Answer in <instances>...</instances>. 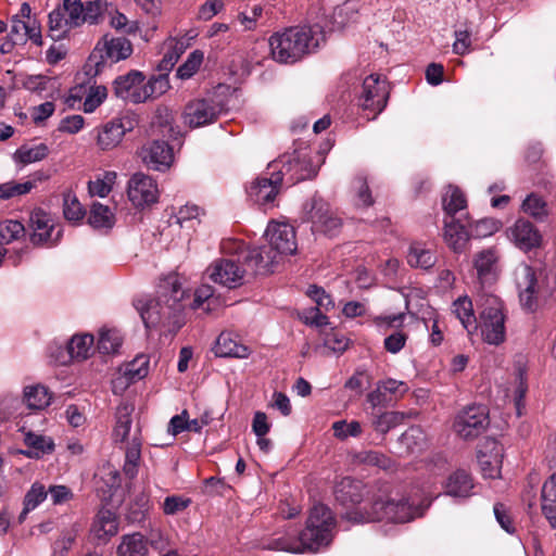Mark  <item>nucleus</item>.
<instances>
[{
    "label": "nucleus",
    "mask_w": 556,
    "mask_h": 556,
    "mask_svg": "<svg viewBox=\"0 0 556 556\" xmlns=\"http://www.w3.org/2000/svg\"><path fill=\"white\" fill-rule=\"evenodd\" d=\"M132 127V121L128 117L113 118L98 126L94 128L97 147L101 151L115 149Z\"/></svg>",
    "instance_id": "nucleus-13"
},
{
    "label": "nucleus",
    "mask_w": 556,
    "mask_h": 556,
    "mask_svg": "<svg viewBox=\"0 0 556 556\" xmlns=\"http://www.w3.org/2000/svg\"><path fill=\"white\" fill-rule=\"evenodd\" d=\"M541 509L552 529H556V473L543 484L541 492Z\"/></svg>",
    "instance_id": "nucleus-28"
},
{
    "label": "nucleus",
    "mask_w": 556,
    "mask_h": 556,
    "mask_svg": "<svg viewBox=\"0 0 556 556\" xmlns=\"http://www.w3.org/2000/svg\"><path fill=\"white\" fill-rule=\"evenodd\" d=\"M64 216L67 220L77 222L80 220L84 215L85 211L79 203V201L76 199V197L72 194H66L64 197Z\"/></svg>",
    "instance_id": "nucleus-60"
},
{
    "label": "nucleus",
    "mask_w": 556,
    "mask_h": 556,
    "mask_svg": "<svg viewBox=\"0 0 556 556\" xmlns=\"http://www.w3.org/2000/svg\"><path fill=\"white\" fill-rule=\"evenodd\" d=\"M271 59L280 64H294L314 52L318 39L307 26H291L274 33L268 39Z\"/></svg>",
    "instance_id": "nucleus-4"
},
{
    "label": "nucleus",
    "mask_w": 556,
    "mask_h": 556,
    "mask_svg": "<svg viewBox=\"0 0 556 556\" xmlns=\"http://www.w3.org/2000/svg\"><path fill=\"white\" fill-rule=\"evenodd\" d=\"M203 214L202 208L195 204H186L181 206L178 212L172 217L170 224L192 228L194 220H199L200 215Z\"/></svg>",
    "instance_id": "nucleus-47"
},
{
    "label": "nucleus",
    "mask_w": 556,
    "mask_h": 556,
    "mask_svg": "<svg viewBox=\"0 0 556 556\" xmlns=\"http://www.w3.org/2000/svg\"><path fill=\"white\" fill-rule=\"evenodd\" d=\"M496 263L497 255L493 249L483 250L475 256V268L482 286L496 279Z\"/></svg>",
    "instance_id": "nucleus-27"
},
{
    "label": "nucleus",
    "mask_w": 556,
    "mask_h": 556,
    "mask_svg": "<svg viewBox=\"0 0 556 556\" xmlns=\"http://www.w3.org/2000/svg\"><path fill=\"white\" fill-rule=\"evenodd\" d=\"M24 441L28 450L23 453L28 457L40 458L54 450V442L50 437L29 432L25 435Z\"/></svg>",
    "instance_id": "nucleus-36"
},
{
    "label": "nucleus",
    "mask_w": 556,
    "mask_h": 556,
    "mask_svg": "<svg viewBox=\"0 0 556 556\" xmlns=\"http://www.w3.org/2000/svg\"><path fill=\"white\" fill-rule=\"evenodd\" d=\"M29 224L33 229V233L30 235V241L38 245L48 243L50 241H55L58 238L52 240V231L54 229V224L51 217L41 210L35 211L31 213L29 218ZM60 231L56 237H59Z\"/></svg>",
    "instance_id": "nucleus-25"
},
{
    "label": "nucleus",
    "mask_w": 556,
    "mask_h": 556,
    "mask_svg": "<svg viewBox=\"0 0 556 556\" xmlns=\"http://www.w3.org/2000/svg\"><path fill=\"white\" fill-rule=\"evenodd\" d=\"M206 274L215 283L233 289L243 283L245 269L235 260L220 258L207 267Z\"/></svg>",
    "instance_id": "nucleus-14"
},
{
    "label": "nucleus",
    "mask_w": 556,
    "mask_h": 556,
    "mask_svg": "<svg viewBox=\"0 0 556 556\" xmlns=\"http://www.w3.org/2000/svg\"><path fill=\"white\" fill-rule=\"evenodd\" d=\"M116 553L117 556H148V541L139 532L125 534L122 536Z\"/></svg>",
    "instance_id": "nucleus-32"
},
{
    "label": "nucleus",
    "mask_w": 556,
    "mask_h": 556,
    "mask_svg": "<svg viewBox=\"0 0 556 556\" xmlns=\"http://www.w3.org/2000/svg\"><path fill=\"white\" fill-rule=\"evenodd\" d=\"M510 236L515 244L525 251L539 248L542 241V236L534 225L522 218L510 228Z\"/></svg>",
    "instance_id": "nucleus-23"
},
{
    "label": "nucleus",
    "mask_w": 556,
    "mask_h": 556,
    "mask_svg": "<svg viewBox=\"0 0 556 556\" xmlns=\"http://www.w3.org/2000/svg\"><path fill=\"white\" fill-rule=\"evenodd\" d=\"M338 503L345 507L359 505L365 497L368 504L346 511L344 518L361 523L371 521L408 522L424 514V509L412 503L408 497L393 494L387 482L366 485L363 481L351 477L342 478L334 486Z\"/></svg>",
    "instance_id": "nucleus-1"
},
{
    "label": "nucleus",
    "mask_w": 556,
    "mask_h": 556,
    "mask_svg": "<svg viewBox=\"0 0 556 556\" xmlns=\"http://www.w3.org/2000/svg\"><path fill=\"white\" fill-rule=\"evenodd\" d=\"M271 253L273 251L266 248H254L250 250L245 256L248 267H250L254 274L265 275L270 273L274 263H276V255Z\"/></svg>",
    "instance_id": "nucleus-31"
},
{
    "label": "nucleus",
    "mask_w": 556,
    "mask_h": 556,
    "mask_svg": "<svg viewBox=\"0 0 556 556\" xmlns=\"http://www.w3.org/2000/svg\"><path fill=\"white\" fill-rule=\"evenodd\" d=\"M61 9L66 14L67 21L74 28L86 23L81 0H63Z\"/></svg>",
    "instance_id": "nucleus-50"
},
{
    "label": "nucleus",
    "mask_w": 556,
    "mask_h": 556,
    "mask_svg": "<svg viewBox=\"0 0 556 556\" xmlns=\"http://www.w3.org/2000/svg\"><path fill=\"white\" fill-rule=\"evenodd\" d=\"M302 223L311 224L313 233L337 237L342 229L343 220L330 204L319 195H314L303 204Z\"/></svg>",
    "instance_id": "nucleus-5"
},
{
    "label": "nucleus",
    "mask_w": 556,
    "mask_h": 556,
    "mask_svg": "<svg viewBox=\"0 0 556 556\" xmlns=\"http://www.w3.org/2000/svg\"><path fill=\"white\" fill-rule=\"evenodd\" d=\"M504 456L503 445L494 440L486 439L478 451V464L484 478L495 479L501 476Z\"/></svg>",
    "instance_id": "nucleus-17"
},
{
    "label": "nucleus",
    "mask_w": 556,
    "mask_h": 556,
    "mask_svg": "<svg viewBox=\"0 0 556 556\" xmlns=\"http://www.w3.org/2000/svg\"><path fill=\"white\" fill-rule=\"evenodd\" d=\"M131 53L132 45L127 38L113 37L106 34L98 41L89 55L85 65L86 74L97 76L108 64L112 65L125 60Z\"/></svg>",
    "instance_id": "nucleus-7"
},
{
    "label": "nucleus",
    "mask_w": 556,
    "mask_h": 556,
    "mask_svg": "<svg viewBox=\"0 0 556 556\" xmlns=\"http://www.w3.org/2000/svg\"><path fill=\"white\" fill-rule=\"evenodd\" d=\"M118 522L115 514L106 508H102L96 515L92 522L91 532L98 539H105L117 533Z\"/></svg>",
    "instance_id": "nucleus-33"
},
{
    "label": "nucleus",
    "mask_w": 556,
    "mask_h": 556,
    "mask_svg": "<svg viewBox=\"0 0 556 556\" xmlns=\"http://www.w3.org/2000/svg\"><path fill=\"white\" fill-rule=\"evenodd\" d=\"M224 105L214 98L194 99L184 110L182 119L191 128L213 124L223 113Z\"/></svg>",
    "instance_id": "nucleus-11"
},
{
    "label": "nucleus",
    "mask_w": 556,
    "mask_h": 556,
    "mask_svg": "<svg viewBox=\"0 0 556 556\" xmlns=\"http://www.w3.org/2000/svg\"><path fill=\"white\" fill-rule=\"evenodd\" d=\"M190 504V500L182 496L173 495L167 496L163 503V511L165 515H175L185 510Z\"/></svg>",
    "instance_id": "nucleus-64"
},
{
    "label": "nucleus",
    "mask_w": 556,
    "mask_h": 556,
    "mask_svg": "<svg viewBox=\"0 0 556 556\" xmlns=\"http://www.w3.org/2000/svg\"><path fill=\"white\" fill-rule=\"evenodd\" d=\"M106 4V0H92L83 2L84 18H86V23L96 24L98 18L105 11Z\"/></svg>",
    "instance_id": "nucleus-59"
},
{
    "label": "nucleus",
    "mask_w": 556,
    "mask_h": 556,
    "mask_svg": "<svg viewBox=\"0 0 556 556\" xmlns=\"http://www.w3.org/2000/svg\"><path fill=\"white\" fill-rule=\"evenodd\" d=\"M522 210L526 214L536 220H544L548 216L547 203L535 193L529 194L522 202Z\"/></svg>",
    "instance_id": "nucleus-46"
},
{
    "label": "nucleus",
    "mask_w": 556,
    "mask_h": 556,
    "mask_svg": "<svg viewBox=\"0 0 556 556\" xmlns=\"http://www.w3.org/2000/svg\"><path fill=\"white\" fill-rule=\"evenodd\" d=\"M408 387L405 382L392 378L377 382L375 390L367 394V402L372 408L387 407L407 393Z\"/></svg>",
    "instance_id": "nucleus-20"
},
{
    "label": "nucleus",
    "mask_w": 556,
    "mask_h": 556,
    "mask_svg": "<svg viewBox=\"0 0 556 556\" xmlns=\"http://www.w3.org/2000/svg\"><path fill=\"white\" fill-rule=\"evenodd\" d=\"M444 224V239L446 243L455 252H460L469 239V232L466 226L459 220H456L455 217L446 218Z\"/></svg>",
    "instance_id": "nucleus-29"
},
{
    "label": "nucleus",
    "mask_w": 556,
    "mask_h": 556,
    "mask_svg": "<svg viewBox=\"0 0 556 556\" xmlns=\"http://www.w3.org/2000/svg\"><path fill=\"white\" fill-rule=\"evenodd\" d=\"M266 238L271 247L279 254L292 255L298 249L295 231L287 223L271 222L266 228Z\"/></svg>",
    "instance_id": "nucleus-19"
},
{
    "label": "nucleus",
    "mask_w": 556,
    "mask_h": 556,
    "mask_svg": "<svg viewBox=\"0 0 556 556\" xmlns=\"http://www.w3.org/2000/svg\"><path fill=\"white\" fill-rule=\"evenodd\" d=\"M442 204L447 218H450L466 208L467 200L464 192L458 187L448 186L445 189Z\"/></svg>",
    "instance_id": "nucleus-39"
},
{
    "label": "nucleus",
    "mask_w": 556,
    "mask_h": 556,
    "mask_svg": "<svg viewBox=\"0 0 556 556\" xmlns=\"http://www.w3.org/2000/svg\"><path fill=\"white\" fill-rule=\"evenodd\" d=\"M443 489L448 496L466 498L472 494L473 481L469 472L457 469L447 476Z\"/></svg>",
    "instance_id": "nucleus-24"
},
{
    "label": "nucleus",
    "mask_w": 556,
    "mask_h": 556,
    "mask_svg": "<svg viewBox=\"0 0 556 556\" xmlns=\"http://www.w3.org/2000/svg\"><path fill=\"white\" fill-rule=\"evenodd\" d=\"M336 518L331 509L326 505L316 504L311 508L306 526L298 538L286 534L273 539L266 548L295 554L306 551L317 552L331 543Z\"/></svg>",
    "instance_id": "nucleus-2"
},
{
    "label": "nucleus",
    "mask_w": 556,
    "mask_h": 556,
    "mask_svg": "<svg viewBox=\"0 0 556 556\" xmlns=\"http://www.w3.org/2000/svg\"><path fill=\"white\" fill-rule=\"evenodd\" d=\"M142 162L151 169L165 170L173 162V149L163 140H152L142 146L139 151Z\"/></svg>",
    "instance_id": "nucleus-21"
},
{
    "label": "nucleus",
    "mask_w": 556,
    "mask_h": 556,
    "mask_svg": "<svg viewBox=\"0 0 556 556\" xmlns=\"http://www.w3.org/2000/svg\"><path fill=\"white\" fill-rule=\"evenodd\" d=\"M144 76L141 72L131 71L126 75L118 76L114 80V93L124 101L131 103H142L147 101V94L143 91Z\"/></svg>",
    "instance_id": "nucleus-18"
},
{
    "label": "nucleus",
    "mask_w": 556,
    "mask_h": 556,
    "mask_svg": "<svg viewBox=\"0 0 556 556\" xmlns=\"http://www.w3.org/2000/svg\"><path fill=\"white\" fill-rule=\"evenodd\" d=\"M35 188L34 182H17L14 180L0 184V199L9 200L29 193Z\"/></svg>",
    "instance_id": "nucleus-51"
},
{
    "label": "nucleus",
    "mask_w": 556,
    "mask_h": 556,
    "mask_svg": "<svg viewBox=\"0 0 556 556\" xmlns=\"http://www.w3.org/2000/svg\"><path fill=\"white\" fill-rule=\"evenodd\" d=\"M148 372L149 359L147 356L140 355L126 365L124 375L128 378V380L134 382L144 378Z\"/></svg>",
    "instance_id": "nucleus-52"
},
{
    "label": "nucleus",
    "mask_w": 556,
    "mask_h": 556,
    "mask_svg": "<svg viewBox=\"0 0 556 556\" xmlns=\"http://www.w3.org/2000/svg\"><path fill=\"white\" fill-rule=\"evenodd\" d=\"M106 88L104 86L90 87L84 101V112L92 113L106 98Z\"/></svg>",
    "instance_id": "nucleus-58"
},
{
    "label": "nucleus",
    "mask_w": 556,
    "mask_h": 556,
    "mask_svg": "<svg viewBox=\"0 0 556 556\" xmlns=\"http://www.w3.org/2000/svg\"><path fill=\"white\" fill-rule=\"evenodd\" d=\"M407 263L412 267L429 269L435 264V255L421 243H414L409 247Z\"/></svg>",
    "instance_id": "nucleus-41"
},
{
    "label": "nucleus",
    "mask_w": 556,
    "mask_h": 556,
    "mask_svg": "<svg viewBox=\"0 0 556 556\" xmlns=\"http://www.w3.org/2000/svg\"><path fill=\"white\" fill-rule=\"evenodd\" d=\"M405 414L401 412H384L381 414H372L371 426L382 434H386L391 429L403 424Z\"/></svg>",
    "instance_id": "nucleus-44"
},
{
    "label": "nucleus",
    "mask_w": 556,
    "mask_h": 556,
    "mask_svg": "<svg viewBox=\"0 0 556 556\" xmlns=\"http://www.w3.org/2000/svg\"><path fill=\"white\" fill-rule=\"evenodd\" d=\"M88 223L93 228H112L115 224V216L109 206L94 202L90 208Z\"/></svg>",
    "instance_id": "nucleus-43"
},
{
    "label": "nucleus",
    "mask_w": 556,
    "mask_h": 556,
    "mask_svg": "<svg viewBox=\"0 0 556 556\" xmlns=\"http://www.w3.org/2000/svg\"><path fill=\"white\" fill-rule=\"evenodd\" d=\"M134 405L128 403H121L115 413V426L113 429L112 438L115 443H124L130 432L132 419L131 414Z\"/></svg>",
    "instance_id": "nucleus-30"
},
{
    "label": "nucleus",
    "mask_w": 556,
    "mask_h": 556,
    "mask_svg": "<svg viewBox=\"0 0 556 556\" xmlns=\"http://www.w3.org/2000/svg\"><path fill=\"white\" fill-rule=\"evenodd\" d=\"M141 439L137 435H135L126 446L123 471L129 479H134L138 475V467L141 460Z\"/></svg>",
    "instance_id": "nucleus-37"
},
{
    "label": "nucleus",
    "mask_w": 556,
    "mask_h": 556,
    "mask_svg": "<svg viewBox=\"0 0 556 556\" xmlns=\"http://www.w3.org/2000/svg\"><path fill=\"white\" fill-rule=\"evenodd\" d=\"M471 47V33L467 29L455 30V41L453 43V52L458 55H464L470 51Z\"/></svg>",
    "instance_id": "nucleus-63"
},
{
    "label": "nucleus",
    "mask_w": 556,
    "mask_h": 556,
    "mask_svg": "<svg viewBox=\"0 0 556 556\" xmlns=\"http://www.w3.org/2000/svg\"><path fill=\"white\" fill-rule=\"evenodd\" d=\"M185 290L178 277L169 275L157 286L156 296H140L134 300V306L139 313L147 329L175 323L184 309Z\"/></svg>",
    "instance_id": "nucleus-3"
},
{
    "label": "nucleus",
    "mask_w": 556,
    "mask_h": 556,
    "mask_svg": "<svg viewBox=\"0 0 556 556\" xmlns=\"http://www.w3.org/2000/svg\"><path fill=\"white\" fill-rule=\"evenodd\" d=\"M489 425V413L483 405H471L455 418L454 430L464 440H473L482 434Z\"/></svg>",
    "instance_id": "nucleus-12"
},
{
    "label": "nucleus",
    "mask_w": 556,
    "mask_h": 556,
    "mask_svg": "<svg viewBox=\"0 0 556 556\" xmlns=\"http://www.w3.org/2000/svg\"><path fill=\"white\" fill-rule=\"evenodd\" d=\"M122 344V338L116 330L100 332L97 348L103 354L115 353Z\"/></svg>",
    "instance_id": "nucleus-54"
},
{
    "label": "nucleus",
    "mask_w": 556,
    "mask_h": 556,
    "mask_svg": "<svg viewBox=\"0 0 556 556\" xmlns=\"http://www.w3.org/2000/svg\"><path fill=\"white\" fill-rule=\"evenodd\" d=\"M81 526L73 523L68 529H65L61 536L54 542L53 556H65L76 541Z\"/></svg>",
    "instance_id": "nucleus-45"
},
{
    "label": "nucleus",
    "mask_w": 556,
    "mask_h": 556,
    "mask_svg": "<svg viewBox=\"0 0 556 556\" xmlns=\"http://www.w3.org/2000/svg\"><path fill=\"white\" fill-rule=\"evenodd\" d=\"M479 315L481 334L489 344L497 345L505 340V315L502 301L492 294L481 296Z\"/></svg>",
    "instance_id": "nucleus-9"
},
{
    "label": "nucleus",
    "mask_w": 556,
    "mask_h": 556,
    "mask_svg": "<svg viewBox=\"0 0 556 556\" xmlns=\"http://www.w3.org/2000/svg\"><path fill=\"white\" fill-rule=\"evenodd\" d=\"M49 154V148L45 143L35 147L22 146L13 153V161L22 166L45 160Z\"/></svg>",
    "instance_id": "nucleus-40"
},
{
    "label": "nucleus",
    "mask_w": 556,
    "mask_h": 556,
    "mask_svg": "<svg viewBox=\"0 0 556 556\" xmlns=\"http://www.w3.org/2000/svg\"><path fill=\"white\" fill-rule=\"evenodd\" d=\"M333 435L340 440H345L349 437H359L362 434V426L358 421L353 420H339L332 424Z\"/></svg>",
    "instance_id": "nucleus-56"
},
{
    "label": "nucleus",
    "mask_w": 556,
    "mask_h": 556,
    "mask_svg": "<svg viewBox=\"0 0 556 556\" xmlns=\"http://www.w3.org/2000/svg\"><path fill=\"white\" fill-rule=\"evenodd\" d=\"M354 186L357 190L356 193V205L358 206H370L374 203L367 181L363 177H357L354 181Z\"/></svg>",
    "instance_id": "nucleus-62"
},
{
    "label": "nucleus",
    "mask_w": 556,
    "mask_h": 556,
    "mask_svg": "<svg viewBox=\"0 0 556 556\" xmlns=\"http://www.w3.org/2000/svg\"><path fill=\"white\" fill-rule=\"evenodd\" d=\"M282 177V181L293 186L300 181L312 179L317 174V167L312 161L311 152L306 149L295 150L292 154H285L269 165Z\"/></svg>",
    "instance_id": "nucleus-8"
},
{
    "label": "nucleus",
    "mask_w": 556,
    "mask_h": 556,
    "mask_svg": "<svg viewBox=\"0 0 556 556\" xmlns=\"http://www.w3.org/2000/svg\"><path fill=\"white\" fill-rule=\"evenodd\" d=\"M453 313L469 333L477 329V318L473 313L472 302L468 296H460L454 301Z\"/></svg>",
    "instance_id": "nucleus-38"
},
{
    "label": "nucleus",
    "mask_w": 556,
    "mask_h": 556,
    "mask_svg": "<svg viewBox=\"0 0 556 556\" xmlns=\"http://www.w3.org/2000/svg\"><path fill=\"white\" fill-rule=\"evenodd\" d=\"M24 233V226L17 220L0 222V248H4Z\"/></svg>",
    "instance_id": "nucleus-53"
},
{
    "label": "nucleus",
    "mask_w": 556,
    "mask_h": 556,
    "mask_svg": "<svg viewBox=\"0 0 556 556\" xmlns=\"http://www.w3.org/2000/svg\"><path fill=\"white\" fill-rule=\"evenodd\" d=\"M127 193L130 202L136 207L153 204L159 197L155 180L142 173H137L130 178Z\"/></svg>",
    "instance_id": "nucleus-15"
},
{
    "label": "nucleus",
    "mask_w": 556,
    "mask_h": 556,
    "mask_svg": "<svg viewBox=\"0 0 556 556\" xmlns=\"http://www.w3.org/2000/svg\"><path fill=\"white\" fill-rule=\"evenodd\" d=\"M302 223L311 224L313 233L337 237L342 229L343 220L330 204L319 195H314L303 204Z\"/></svg>",
    "instance_id": "nucleus-6"
},
{
    "label": "nucleus",
    "mask_w": 556,
    "mask_h": 556,
    "mask_svg": "<svg viewBox=\"0 0 556 556\" xmlns=\"http://www.w3.org/2000/svg\"><path fill=\"white\" fill-rule=\"evenodd\" d=\"M402 441L412 452L420 451L425 444V435L420 428L412 427L403 433Z\"/></svg>",
    "instance_id": "nucleus-61"
},
{
    "label": "nucleus",
    "mask_w": 556,
    "mask_h": 556,
    "mask_svg": "<svg viewBox=\"0 0 556 556\" xmlns=\"http://www.w3.org/2000/svg\"><path fill=\"white\" fill-rule=\"evenodd\" d=\"M48 496V491L41 483H34L29 491L26 493L24 498V509L20 515V519L23 520L25 516L33 509H35L40 503H42Z\"/></svg>",
    "instance_id": "nucleus-48"
},
{
    "label": "nucleus",
    "mask_w": 556,
    "mask_h": 556,
    "mask_svg": "<svg viewBox=\"0 0 556 556\" xmlns=\"http://www.w3.org/2000/svg\"><path fill=\"white\" fill-rule=\"evenodd\" d=\"M355 459L359 464H365L369 466H376L381 469H389L392 466L391 459L384 454L377 451H364L359 452Z\"/></svg>",
    "instance_id": "nucleus-55"
},
{
    "label": "nucleus",
    "mask_w": 556,
    "mask_h": 556,
    "mask_svg": "<svg viewBox=\"0 0 556 556\" xmlns=\"http://www.w3.org/2000/svg\"><path fill=\"white\" fill-rule=\"evenodd\" d=\"M169 87L167 74H159L157 76H152L147 83L143 81V91H146L147 100L161 97Z\"/></svg>",
    "instance_id": "nucleus-49"
},
{
    "label": "nucleus",
    "mask_w": 556,
    "mask_h": 556,
    "mask_svg": "<svg viewBox=\"0 0 556 556\" xmlns=\"http://www.w3.org/2000/svg\"><path fill=\"white\" fill-rule=\"evenodd\" d=\"M203 61V53L200 51H193L190 53L184 64L177 70V76L181 79L190 78L200 67Z\"/></svg>",
    "instance_id": "nucleus-57"
},
{
    "label": "nucleus",
    "mask_w": 556,
    "mask_h": 556,
    "mask_svg": "<svg viewBox=\"0 0 556 556\" xmlns=\"http://www.w3.org/2000/svg\"><path fill=\"white\" fill-rule=\"evenodd\" d=\"M73 28L61 7L50 12L48 16V34L53 40L66 38Z\"/></svg>",
    "instance_id": "nucleus-34"
},
{
    "label": "nucleus",
    "mask_w": 556,
    "mask_h": 556,
    "mask_svg": "<svg viewBox=\"0 0 556 556\" xmlns=\"http://www.w3.org/2000/svg\"><path fill=\"white\" fill-rule=\"evenodd\" d=\"M390 97V86L384 77L378 74H370L362 85V92L358 98L359 106L376 118L387 106Z\"/></svg>",
    "instance_id": "nucleus-10"
},
{
    "label": "nucleus",
    "mask_w": 556,
    "mask_h": 556,
    "mask_svg": "<svg viewBox=\"0 0 556 556\" xmlns=\"http://www.w3.org/2000/svg\"><path fill=\"white\" fill-rule=\"evenodd\" d=\"M52 393L42 384L29 386L24 389V401L28 408L41 410L48 407Z\"/></svg>",
    "instance_id": "nucleus-35"
},
{
    "label": "nucleus",
    "mask_w": 556,
    "mask_h": 556,
    "mask_svg": "<svg viewBox=\"0 0 556 556\" xmlns=\"http://www.w3.org/2000/svg\"><path fill=\"white\" fill-rule=\"evenodd\" d=\"M281 184L282 177L273 169L270 178L261 177L251 182L247 191L248 197L261 207L273 206Z\"/></svg>",
    "instance_id": "nucleus-16"
},
{
    "label": "nucleus",
    "mask_w": 556,
    "mask_h": 556,
    "mask_svg": "<svg viewBox=\"0 0 556 556\" xmlns=\"http://www.w3.org/2000/svg\"><path fill=\"white\" fill-rule=\"evenodd\" d=\"M93 341L91 334L74 336L67 345L70 359L84 361L88 358Z\"/></svg>",
    "instance_id": "nucleus-42"
},
{
    "label": "nucleus",
    "mask_w": 556,
    "mask_h": 556,
    "mask_svg": "<svg viewBox=\"0 0 556 556\" xmlns=\"http://www.w3.org/2000/svg\"><path fill=\"white\" fill-rule=\"evenodd\" d=\"M515 280L521 305L533 311L536 306L538 294V280L534 269L527 264H520L515 269Z\"/></svg>",
    "instance_id": "nucleus-22"
},
{
    "label": "nucleus",
    "mask_w": 556,
    "mask_h": 556,
    "mask_svg": "<svg viewBox=\"0 0 556 556\" xmlns=\"http://www.w3.org/2000/svg\"><path fill=\"white\" fill-rule=\"evenodd\" d=\"M214 352L218 357L245 358L250 354L249 348L238 340V336L228 331L217 337Z\"/></svg>",
    "instance_id": "nucleus-26"
}]
</instances>
